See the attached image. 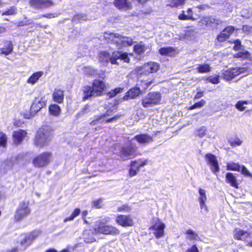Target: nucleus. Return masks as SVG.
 Returning <instances> with one entry per match:
<instances>
[{"mask_svg":"<svg viewBox=\"0 0 252 252\" xmlns=\"http://www.w3.org/2000/svg\"><path fill=\"white\" fill-rule=\"evenodd\" d=\"M97 59L98 62L104 66H107L109 62L112 64L119 65L118 60L119 59L127 63L130 61L127 53L120 51H115L111 55L107 52H100L97 55Z\"/></svg>","mask_w":252,"mask_h":252,"instance_id":"obj_1","label":"nucleus"},{"mask_svg":"<svg viewBox=\"0 0 252 252\" xmlns=\"http://www.w3.org/2000/svg\"><path fill=\"white\" fill-rule=\"evenodd\" d=\"M52 131L48 126H43L37 131L34 140L35 146L42 148L46 146L51 140Z\"/></svg>","mask_w":252,"mask_h":252,"instance_id":"obj_2","label":"nucleus"},{"mask_svg":"<svg viewBox=\"0 0 252 252\" xmlns=\"http://www.w3.org/2000/svg\"><path fill=\"white\" fill-rule=\"evenodd\" d=\"M105 38L108 40V42L116 44L118 48H121L123 46L127 45H131L133 44V41L131 38L127 37L121 36L118 33H105Z\"/></svg>","mask_w":252,"mask_h":252,"instance_id":"obj_3","label":"nucleus"},{"mask_svg":"<svg viewBox=\"0 0 252 252\" xmlns=\"http://www.w3.org/2000/svg\"><path fill=\"white\" fill-rule=\"evenodd\" d=\"M94 231L96 234L118 235L119 234L118 229L113 226L106 224L103 221L97 222L94 228Z\"/></svg>","mask_w":252,"mask_h":252,"instance_id":"obj_4","label":"nucleus"},{"mask_svg":"<svg viewBox=\"0 0 252 252\" xmlns=\"http://www.w3.org/2000/svg\"><path fill=\"white\" fill-rule=\"evenodd\" d=\"M161 95L159 92L149 93L142 100V105L145 107H151L160 103Z\"/></svg>","mask_w":252,"mask_h":252,"instance_id":"obj_5","label":"nucleus"},{"mask_svg":"<svg viewBox=\"0 0 252 252\" xmlns=\"http://www.w3.org/2000/svg\"><path fill=\"white\" fill-rule=\"evenodd\" d=\"M159 64L156 62H149L143 66H137L135 70L139 74H148L158 71L159 69Z\"/></svg>","mask_w":252,"mask_h":252,"instance_id":"obj_6","label":"nucleus"},{"mask_svg":"<svg viewBox=\"0 0 252 252\" xmlns=\"http://www.w3.org/2000/svg\"><path fill=\"white\" fill-rule=\"evenodd\" d=\"M29 202L23 201L19 203L15 215V219L18 220L25 219L31 213Z\"/></svg>","mask_w":252,"mask_h":252,"instance_id":"obj_7","label":"nucleus"},{"mask_svg":"<svg viewBox=\"0 0 252 252\" xmlns=\"http://www.w3.org/2000/svg\"><path fill=\"white\" fill-rule=\"evenodd\" d=\"M51 158L50 153H43L33 159L32 163L36 167H43L49 164Z\"/></svg>","mask_w":252,"mask_h":252,"instance_id":"obj_8","label":"nucleus"},{"mask_svg":"<svg viewBox=\"0 0 252 252\" xmlns=\"http://www.w3.org/2000/svg\"><path fill=\"white\" fill-rule=\"evenodd\" d=\"M137 147L136 146L129 145L123 147L120 152V156L124 160L131 158L137 155Z\"/></svg>","mask_w":252,"mask_h":252,"instance_id":"obj_9","label":"nucleus"},{"mask_svg":"<svg viewBox=\"0 0 252 252\" xmlns=\"http://www.w3.org/2000/svg\"><path fill=\"white\" fill-rule=\"evenodd\" d=\"M245 71V69L244 68H232L224 71L222 73L223 78L226 81H229L237 75L243 73Z\"/></svg>","mask_w":252,"mask_h":252,"instance_id":"obj_10","label":"nucleus"},{"mask_svg":"<svg viewBox=\"0 0 252 252\" xmlns=\"http://www.w3.org/2000/svg\"><path fill=\"white\" fill-rule=\"evenodd\" d=\"M46 100L41 95L36 97L31 107V113H36L45 105Z\"/></svg>","mask_w":252,"mask_h":252,"instance_id":"obj_11","label":"nucleus"},{"mask_svg":"<svg viewBox=\"0 0 252 252\" xmlns=\"http://www.w3.org/2000/svg\"><path fill=\"white\" fill-rule=\"evenodd\" d=\"M96 96L101 95L106 87L104 81L99 79L94 80L92 86Z\"/></svg>","mask_w":252,"mask_h":252,"instance_id":"obj_12","label":"nucleus"},{"mask_svg":"<svg viewBox=\"0 0 252 252\" xmlns=\"http://www.w3.org/2000/svg\"><path fill=\"white\" fill-rule=\"evenodd\" d=\"M205 158L208 164L211 166V170L216 174L220 169L216 157L212 154H207Z\"/></svg>","mask_w":252,"mask_h":252,"instance_id":"obj_13","label":"nucleus"},{"mask_svg":"<svg viewBox=\"0 0 252 252\" xmlns=\"http://www.w3.org/2000/svg\"><path fill=\"white\" fill-rule=\"evenodd\" d=\"M165 225L161 221H157L151 229L154 231V233L157 238H160L163 236Z\"/></svg>","mask_w":252,"mask_h":252,"instance_id":"obj_14","label":"nucleus"},{"mask_svg":"<svg viewBox=\"0 0 252 252\" xmlns=\"http://www.w3.org/2000/svg\"><path fill=\"white\" fill-rule=\"evenodd\" d=\"M199 192V196L198 198V200L199 203L200 207L201 210L207 212H208V208L206 204V202L207 201V196L206 194V191L199 188L198 189Z\"/></svg>","mask_w":252,"mask_h":252,"instance_id":"obj_15","label":"nucleus"},{"mask_svg":"<svg viewBox=\"0 0 252 252\" xmlns=\"http://www.w3.org/2000/svg\"><path fill=\"white\" fill-rule=\"evenodd\" d=\"M114 5L122 10H128L132 8L130 0H114Z\"/></svg>","mask_w":252,"mask_h":252,"instance_id":"obj_16","label":"nucleus"},{"mask_svg":"<svg viewBox=\"0 0 252 252\" xmlns=\"http://www.w3.org/2000/svg\"><path fill=\"white\" fill-rule=\"evenodd\" d=\"M234 27L230 26L226 27L218 36L217 39L220 42H223L228 38L230 35L234 32Z\"/></svg>","mask_w":252,"mask_h":252,"instance_id":"obj_17","label":"nucleus"},{"mask_svg":"<svg viewBox=\"0 0 252 252\" xmlns=\"http://www.w3.org/2000/svg\"><path fill=\"white\" fill-rule=\"evenodd\" d=\"M139 144L145 145L152 142L153 141V137L147 134H141L136 135L134 137Z\"/></svg>","mask_w":252,"mask_h":252,"instance_id":"obj_18","label":"nucleus"},{"mask_svg":"<svg viewBox=\"0 0 252 252\" xmlns=\"http://www.w3.org/2000/svg\"><path fill=\"white\" fill-rule=\"evenodd\" d=\"M26 134V131L22 129L15 131L13 134L14 143L16 145L21 143Z\"/></svg>","mask_w":252,"mask_h":252,"instance_id":"obj_19","label":"nucleus"},{"mask_svg":"<svg viewBox=\"0 0 252 252\" xmlns=\"http://www.w3.org/2000/svg\"><path fill=\"white\" fill-rule=\"evenodd\" d=\"M142 94V91L138 87H134L129 90L124 96V100H128L129 98H134Z\"/></svg>","mask_w":252,"mask_h":252,"instance_id":"obj_20","label":"nucleus"},{"mask_svg":"<svg viewBox=\"0 0 252 252\" xmlns=\"http://www.w3.org/2000/svg\"><path fill=\"white\" fill-rule=\"evenodd\" d=\"M39 235V232L38 231H34L32 233L29 234L25 237L24 240H22L21 242V244L22 246L24 247H26L28 245L31 244V243L33 241V240L36 238Z\"/></svg>","mask_w":252,"mask_h":252,"instance_id":"obj_21","label":"nucleus"},{"mask_svg":"<svg viewBox=\"0 0 252 252\" xmlns=\"http://www.w3.org/2000/svg\"><path fill=\"white\" fill-rule=\"evenodd\" d=\"M4 46L0 49V54L5 56L10 55L12 53L13 49V45L10 41H5L3 42Z\"/></svg>","mask_w":252,"mask_h":252,"instance_id":"obj_22","label":"nucleus"},{"mask_svg":"<svg viewBox=\"0 0 252 252\" xmlns=\"http://www.w3.org/2000/svg\"><path fill=\"white\" fill-rule=\"evenodd\" d=\"M234 236L238 240H246V239H248V237L252 239V232L248 233L247 231L236 230L235 231Z\"/></svg>","mask_w":252,"mask_h":252,"instance_id":"obj_23","label":"nucleus"},{"mask_svg":"<svg viewBox=\"0 0 252 252\" xmlns=\"http://www.w3.org/2000/svg\"><path fill=\"white\" fill-rule=\"evenodd\" d=\"M83 99L85 100L92 96H96L91 86H85L83 88Z\"/></svg>","mask_w":252,"mask_h":252,"instance_id":"obj_24","label":"nucleus"},{"mask_svg":"<svg viewBox=\"0 0 252 252\" xmlns=\"http://www.w3.org/2000/svg\"><path fill=\"white\" fill-rule=\"evenodd\" d=\"M94 230L91 229L86 230L83 233V238L84 241L87 243H91L96 241L95 238L93 236Z\"/></svg>","mask_w":252,"mask_h":252,"instance_id":"obj_25","label":"nucleus"},{"mask_svg":"<svg viewBox=\"0 0 252 252\" xmlns=\"http://www.w3.org/2000/svg\"><path fill=\"white\" fill-rule=\"evenodd\" d=\"M53 99L58 103H61L63 100V91L60 89H55L53 94Z\"/></svg>","mask_w":252,"mask_h":252,"instance_id":"obj_26","label":"nucleus"},{"mask_svg":"<svg viewBox=\"0 0 252 252\" xmlns=\"http://www.w3.org/2000/svg\"><path fill=\"white\" fill-rule=\"evenodd\" d=\"M43 75V71H37L33 73L27 80V82L31 85H34L37 82L38 80Z\"/></svg>","mask_w":252,"mask_h":252,"instance_id":"obj_27","label":"nucleus"},{"mask_svg":"<svg viewBox=\"0 0 252 252\" xmlns=\"http://www.w3.org/2000/svg\"><path fill=\"white\" fill-rule=\"evenodd\" d=\"M226 182L227 183L229 184L232 187L235 188H238L236 178L232 173H227L226 174Z\"/></svg>","mask_w":252,"mask_h":252,"instance_id":"obj_28","label":"nucleus"},{"mask_svg":"<svg viewBox=\"0 0 252 252\" xmlns=\"http://www.w3.org/2000/svg\"><path fill=\"white\" fill-rule=\"evenodd\" d=\"M158 52L161 55L172 56L175 52V49L171 47H163L159 49Z\"/></svg>","mask_w":252,"mask_h":252,"instance_id":"obj_29","label":"nucleus"},{"mask_svg":"<svg viewBox=\"0 0 252 252\" xmlns=\"http://www.w3.org/2000/svg\"><path fill=\"white\" fill-rule=\"evenodd\" d=\"M134 51L137 54H140L147 49L150 48L149 46H147L145 44H142V43H140L134 46L133 47Z\"/></svg>","mask_w":252,"mask_h":252,"instance_id":"obj_30","label":"nucleus"},{"mask_svg":"<svg viewBox=\"0 0 252 252\" xmlns=\"http://www.w3.org/2000/svg\"><path fill=\"white\" fill-rule=\"evenodd\" d=\"M49 113L50 114L58 116L61 112V108L57 104H52L49 108Z\"/></svg>","mask_w":252,"mask_h":252,"instance_id":"obj_31","label":"nucleus"},{"mask_svg":"<svg viewBox=\"0 0 252 252\" xmlns=\"http://www.w3.org/2000/svg\"><path fill=\"white\" fill-rule=\"evenodd\" d=\"M197 70L199 73H208L211 71V67L208 64H200L197 67Z\"/></svg>","mask_w":252,"mask_h":252,"instance_id":"obj_32","label":"nucleus"},{"mask_svg":"<svg viewBox=\"0 0 252 252\" xmlns=\"http://www.w3.org/2000/svg\"><path fill=\"white\" fill-rule=\"evenodd\" d=\"M234 57L237 58H241L242 59H247L251 57V55L248 51L243 50L236 54Z\"/></svg>","mask_w":252,"mask_h":252,"instance_id":"obj_33","label":"nucleus"},{"mask_svg":"<svg viewBox=\"0 0 252 252\" xmlns=\"http://www.w3.org/2000/svg\"><path fill=\"white\" fill-rule=\"evenodd\" d=\"M202 22L203 24H205L207 26H212L211 23H215L218 24V21L214 18L211 17H205L202 20Z\"/></svg>","mask_w":252,"mask_h":252,"instance_id":"obj_34","label":"nucleus"},{"mask_svg":"<svg viewBox=\"0 0 252 252\" xmlns=\"http://www.w3.org/2000/svg\"><path fill=\"white\" fill-rule=\"evenodd\" d=\"M227 167L228 170L240 171L241 168V166L239 165L238 163L233 162L228 163Z\"/></svg>","mask_w":252,"mask_h":252,"instance_id":"obj_35","label":"nucleus"},{"mask_svg":"<svg viewBox=\"0 0 252 252\" xmlns=\"http://www.w3.org/2000/svg\"><path fill=\"white\" fill-rule=\"evenodd\" d=\"M186 234L188 235V238L190 240H198L199 239L198 235L191 230H188L186 231Z\"/></svg>","mask_w":252,"mask_h":252,"instance_id":"obj_36","label":"nucleus"},{"mask_svg":"<svg viewBox=\"0 0 252 252\" xmlns=\"http://www.w3.org/2000/svg\"><path fill=\"white\" fill-rule=\"evenodd\" d=\"M7 138L6 135L2 132H0V146L5 147Z\"/></svg>","mask_w":252,"mask_h":252,"instance_id":"obj_37","label":"nucleus"},{"mask_svg":"<svg viewBox=\"0 0 252 252\" xmlns=\"http://www.w3.org/2000/svg\"><path fill=\"white\" fill-rule=\"evenodd\" d=\"M123 91V89L121 88H117L115 89L114 90H111L107 94V95L109 97H113L115 96L118 94H119L122 92Z\"/></svg>","mask_w":252,"mask_h":252,"instance_id":"obj_38","label":"nucleus"},{"mask_svg":"<svg viewBox=\"0 0 252 252\" xmlns=\"http://www.w3.org/2000/svg\"><path fill=\"white\" fill-rule=\"evenodd\" d=\"M248 102L245 101H239L236 104V108L239 110V111H244L246 109V106H244L246 104H247Z\"/></svg>","mask_w":252,"mask_h":252,"instance_id":"obj_39","label":"nucleus"},{"mask_svg":"<svg viewBox=\"0 0 252 252\" xmlns=\"http://www.w3.org/2000/svg\"><path fill=\"white\" fill-rule=\"evenodd\" d=\"M206 103L205 100L204 99L201 100L199 102L194 103L193 105L190 106L189 108V110H193L195 108H201Z\"/></svg>","mask_w":252,"mask_h":252,"instance_id":"obj_40","label":"nucleus"},{"mask_svg":"<svg viewBox=\"0 0 252 252\" xmlns=\"http://www.w3.org/2000/svg\"><path fill=\"white\" fill-rule=\"evenodd\" d=\"M111 112V111H107L106 112V113H105L104 114H103V115H101L100 116L98 117L97 118H96L95 120H94L93 121H92L91 122L90 124L91 125H92V126L94 125L95 124H96V122L97 121L101 120V119H102L104 118H105L107 116H110L111 115L110 114Z\"/></svg>","mask_w":252,"mask_h":252,"instance_id":"obj_41","label":"nucleus"},{"mask_svg":"<svg viewBox=\"0 0 252 252\" xmlns=\"http://www.w3.org/2000/svg\"><path fill=\"white\" fill-rule=\"evenodd\" d=\"M53 5V2L50 0H41L40 9L47 8Z\"/></svg>","mask_w":252,"mask_h":252,"instance_id":"obj_42","label":"nucleus"},{"mask_svg":"<svg viewBox=\"0 0 252 252\" xmlns=\"http://www.w3.org/2000/svg\"><path fill=\"white\" fill-rule=\"evenodd\" d=\"M84 72L91 76L97 75V71L91 67H88L85 68Z\"/></svg>","mask_w":252,"mask_h":252,"instance_id":"obj_43","label":"nucleus"},{"mask_svg":"<svg viewBox=\"0 0 252 252\" xmlns=\"http://www.w3.org/2000/svg\"><path fill=\"white\" fill-rule=\"evenodd\" d=\"M219 76L216 75L215 76H209L207 77L206 80L208 81L209 82L212 83L213 84H218L219 81Z\"/></svg>","mask_w":252,"mask_h":252,"instance_id":"obj_44","label":"nucleus"},{"mask_svg":"<svg viewBox=\"0 0 252 252\" xmlns=\"http://www.w3.org/2000/svg\"><path fill=\"white\" fill-rule=\"evenodd\" d=\"M80 213V210L78 208L75 209L73 212L71 214L70 216L68 218L65 219L64 220H73L75 217L78 216Z\"/></svg>","mask_w":252,"mask_h":252,"instance_id":"obj_45","label":"nucleus"},{"mask_svg":"<svg viewBox=\"0 0 252 252\" xmlns=\"http://www.w3.org/2000/svg\"><path fill=\"white\" fill-rule=\"evenodd\" d=\"M178 18L180 20H193V17L192 15H185L184 14V11H183V13L181 14L179 16Z\"/></svg>","mask_w":252,"mask_h":252,"instance_id":"obj_46","label":"nucleus"},{"mask_svg":"<svg viewBox=\"0 0 252 252\" xmlns=\"http://www.w3.org/2000/svg\"><path fill=\"white\" fill-rule=\"evenodd\" d=\"M241 14L243 17L248 18L252 15V11L249 9H244L242 10Z\"/></svg>","mask_w":252,"mask_h":252,"instance_id":"obj_47","label":"nucleus"},{"mask_svg":"<svg viewBox=\"0 0 252 252\" xmlns=\"http://www.w3.org/2000/svg\"><path fill=\"white\" fill-rule=\"evenodd\" d=\"M30 4L32 6L40 9L41 0H31Z\"/></svg>","mask_w":252,"mask_h":252,"instance_id":"obj_48","label":"nucleus"},{"mask_svg":"<svg viewBox=\"0 0 252 252\" xmlns=\"http://www.w3.org/2000/svg\"><path fill=\"white\" fill-rule=\"evenodd\" d=\"M92 205L96 208H101L102 206V199L101 198H99L96 200L92 202Z\"/></svg>","mask_w":252,"mask_h":252,"instance_id":"obj_49","label":"nucleus"},{"mask_svg":"<svg viewBox=\"0 0 252 252\" xmlns=\"http://www.w3.org/2000/svg\"><path fill=\"white\" fill-rule=\"evenodd\" d=\"M184 3L185 0H174L170 5L173 7H178L184 4Z\"/></svg>","mask_w":252,"mask_h":252,"instance_id":"obj_50","label":"nucleus"},{"mask_svg":"<svg viewBox=\"0 0 252 252\" xmlns=\"http://www.w3.org/2000/svg\"><path fill=\"white\" fill-rule=\"evenodd\" d=\"M16 13V8L14 7H11L4 12H3L2 15H12Z\"/></svg>","mask_w":252,"mask_h":252,"instance_id":"obj_51","label":"nucleus"},{"mask_svg":"<svg viewBox=\"0 0 252 252\" xmlns=\"http://www.w3.org/2000/svg\"><path fill=\"white\" fill-rule=\"evenodd\" d=\"M241 173L244 176L252 177V174L249 172V170L244 166H241L240 169Z\"/></svg>","mask_w":252,"mask_h":252,"instance_id":"obj_52","label":"nucleus"},{"mask_svg":"<svg viewBox=\"0 0 252 252\" xmlns=\"http://www.w3.org/2000/svg\"><path fill=\"white\" fill-rule=\"evenodd\" d=\"M243 31L248 34H252V27L245 25L243 27Z\"/></svg>","mask_w":252,"mask_h":252,"instance_id":"obj_53","label":"nucleus"},{"mask_svg":"<svg viewBox=\"0 0 252 252\" xmlns=\"http://www.w3.org/2000/svg\"><path fill=\"white\" fill-rule=\"evenodd\" d=\"M143 83L142 87L144 89V90H146L151 84L154 83L153 80H151L150 81H142Z\"/></svg>","mask_w":252,"mask_h":252,"instance_id":"obj_54","label":"nucleus"},{"mask_svg":"<svg viewBox=\"0 0 252 252\" xmlns=\"http://www.w3.org/2000/svg\"><path fill=\"white\" fill-rule=\"evenodd\" d=\"M242 142L243 141L238 138L230 141V145L232 146H240L242 144Z\"/></svg>","mask_w":252,"mask_h":252,"instance_id":"obj_55","label":"nucleus"},{"mask_svg":"<svg viewBox=\"0 0 252 252\" xmlns=\"http://www.w3.org/2000/svg\"><path fill=\"white\" fill-rule=\"evenodd\" d=\"M119 224L123 226V227H127L133 225L132 221H118Z\"/></svg>","mask_w":252,"mask_h":252,"instance_id":"obj_56","label":"nucleus"},{"mask_svg":"<svg viewBox=\"0 0 252 252\" xmlns=\"http://www.w3.org/2000/svg\"><path fill=\"white\" fill-rule=\"evenodd\" d=\"M139 171L131 167L129 170V175L130 177L135 176Z\"/></svg>","mask_w":252,"mask_h":252,"instance_id":"obj_57","label":"nucleus"},{"mask_svg":"<svg viewBox=\"0 0 252 252\" xmlns=\"http://www.w3.org/2000/svg\"><path fill=\"white\" fill-rule=\"evenodd\" d=\"M131 167H132L139 171L140 168L139 164H138V162L136 160L131 161Z\"/></svg>","mask_w":252,"mask_h":252,"instance_id":"obj_58","label":"nucleus"},{"mask_svg":"<svg viewBox=\"0 0 252 252\" xmlns=\"http://www.w3.org/2000/svg\"><path fill=\"white\" fill-rule=\"evenodd\" d=\"M118 210L120 211H124L128 212L130 210V207H129L127 205H124L123 206L120 207L118 209Z\"/></svg>","mask_w":252,"mask_h":252,"instance_id":"obj_59","label":"nucleus"},{"mask_svg":"<svg viewBox=\"0 0 252 252\" xmlns=\"http://www.w3.org/2000/svg\"><path fill=\"white\" fill-rule=\"evenodd\" d=\"M131 218H130L129 217L124 215L120 216L118 217L117 220H131Z\"/></svg>","mask_w":252,"mask_h":252,"instance_id":"obj_60","label":"nucleus"},{"mask_svg":"<svg viewBox=\"0 0 252 252\" xmlns=\"http://www.w3.org/2000/svg\"><path fill=\"white\" fill-rule=\"evenodd\" d=\"M120 116H121V115H116L113 117H112L111 118L106 120V122L107 123L114 122L116 120H117L118 119H119L120 117Z\"/></svg>","mask_w":252,"mask_h":252,"instance_id":"obj_61","label":"nucleus"},{"mask_svg":"<svg viewBox=\"0 0 252 252\" xmlns=\"http://www.w3.org/2000/svg\"><path fill=\"white\" fill-rule=\"evenodd\" d=\"M186 252H199L196 245H193L190 249L187 250Z\"/></svg>","mask_w":252,"mask_h":252,"instance_id":"obj_62","label":"nucleus"},{"mask_svg":"<svg viewBox=\"0 0 252 252\" xmlns=\"http://www.w3.org/2000/svg\"><path fill=\"white\" fill-rule=\"evenodd\" d=\"M42 16L47 18H51L56 17L57 16V15L56 13H50L48 14L42 15Z\"/></svg>","mask_w":252,"mask_h":252,"instance_id":"obj_63","label":"nucleus"},{"mask_svg":"<svg viewBox=\"0 0 252 252\" xmlns=\"http://www.w3.org/2000/svg\"><path fill=\"white\" fill-rule=\"evenodd\" d=\"M241 45V42L240 40H237L235 42V45L234 46V49L235 50H238L240 49Z\"/></svg>","mask_w":252,"mask_h":252,"instance_id":"obj_64","label":"nucleus"}]
</instances>
